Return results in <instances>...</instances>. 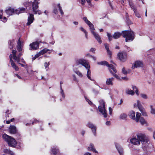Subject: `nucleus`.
Listing matches in <instances>:
<instances>
[{
  "label": "nucleus",
  "mask_w": 155,
  "mask_h": 155,
  "mask_svg": "<svg viewBox=\"0 0 155 155\" xmlns=\"http://www.w3.org/2000/svg\"><path fill=\"white\" fill-rule=\"evenodd\" d=\"M88 150L89 151H91L97 153V151L95 149L94 145L92 143H90L89 146L88 147Z\"/></svg>",
  "instance_id": "obj_27"
},
{
  "label": "nucleus",
  "mask_w": 155,
  "mask_h": 155,
  "mask_svg": "<svg viewBox=\"0 0 155 155\" xmlns=\"http://www.w3.org/2000/svg\"><path fill=\"white\" fill-rule=\"evenodd\" d=\"M5 11L6 13L8 16L15 14V10L11 7L9 8L8 9L6 10Z\"/></svg>",
  "instance_id": "obj_19"
},
{
  "label": "nucleus",
  "mask_w": 155,
  "mask_h": 155,
  "mask_svg": "<svg viewBox=\"0 0 155 155\" xmlns=\"http://www.w3.org/2000/svg\"><path fill=\"white\" fill-rule=\"evenodd\" d=\"M129 4L131 8L134 9V12L135 13V14L136 16L138 18L140 17V15L136 12V10L135 9V7L133 3L131 2H129Z\"/></svg>",
  "instance_id": "obj_23"
},
{
  "label": "nucleus",
  "mask_w": 155,
  "mask_h": 155,
  "mask_svg": "<svg viewBox=\"0 0 155 155\" xmlns=\"http://www.w3.org/2000/svg\"><path fill=\"white\" fill-rule=\"evenodd\" d=\"M104 46L106 50L107 51L108 54L109 55L110 57H111L112 55L111 51H110L109 49V45L107 43L104 44Z\"/></svg>",
  "instance_id": "obj_29"
},
{
  "label": "nucleus",
  "mask_w": 155,
  "mask_h": 155,
  "mask_svg": "<svg viewBox=\"0 0 155 155\" xmlns=\"http://www.w3.org/2000/svg\"><path fill=\"white\" fill-rule=\"evenodd\" d=\"M80 29L81 31L83 32L85 34V38L87 39H88L87 32L82 27H80Z\"/></svg>",
  "instance_id": "obj_34"
},
{
  "label": "nucleus",
  "mask_w": 155,
  "mask_h": 155,
  "mask_svg": "<svg viewBox=\"0 0 155 155\" xmlns=\"http://www.w3.org/2000/svg\"><path fill=\"white\" fill-rule=\"evenodd\" d=\"M12 54H11L9 56V58L10 59V62L12 67L14 68L15 71H18L19 70L18 67L16 66L15 63L13 61L12 59Z\"/></svg>",
  "instance_id": "obj_20"
},
{
  "label": "nucleus",
  "mask_w": 155,
  "mask_h": 155,
  "mask_svg": "<svg viewBox=\"0 0 155 155\" xmlns=\"http://www.w3.org/2000/svg\"><path fill=\"white\" fill-rule=\"evenodd\" d=\"M59 151L57 147H53L51 150V152L54 155L57 154L59 152Z\"/></svg>",
  "instance_id": "obj_33"
},
{
  "label": "nucleus",
  "mask_w": 155,
  "mask_h": 155,
  "mask_svg": "<svg viewBox=\"0 0 155 155\" xmlns=\"http://www.w3.org/2000/svg\"><path fill=\"white\" fill-rule=\"evenodd\" d=\"M153 137L155 139V132H154L153 133Z\"/></svg>",
  "instance_id": "obj_63"
},
{
  "label": "nucleus",
  "mask_w": 155,
  "mask_h": 155,
  "mask_svg": "<svg viewBox=\"0 0 155 155\" xmlns=\"http://www.w3.org/2000/svg\"><path fill=\"white\" fill-rule=\"evenodd\" d=\"M50 65V63L49 62H45L44 63V66L45 67V69H46L47 71L48 69V67Z\"/></svg>",
  "instance_id": "obj_41"
},
{
  "label": "nucleus",
  "mask_w": 155,
  "mask_h": 155,
  "mask_svg": "<svg viewBox=\"0 0 155 155\" xmlns=\"http://www.w3.org/2000/svg\"><path fill=\"white\" fill-rule=\"evenodd\" d=\"M121 79H123V80H127V78L126 77H121Z\"/></svg>",
  "instance_id": "obj_59"
},
{
  "label": "nucleus",
  "mask_w": 155,
  "mask_h": 155,
  "mask_svg": "<svg viewBox=\"0 0 155 155\" xmlns=\"http://www.w3.org/2000/svg\"><path fill=\"white\" fill-rule=\"evenodd\" d=\"M115 144L116 147L120 155H123L124 151L123 148L117 143H115Z\"/></svg>",
  "instance_id": "obj_18"
},
{
  "label": "nucleus",
  "mask_w": 155,
  "mask_h": 155,
  "mask_svg": "<svg viewBox=\"0 0 155 155\" xmlns=\"http://www.w3.org/2000/svg\"><path fill=\"white\" fill-rule=\"evenodd\" d=\"M149 140L147 137L144 134H140L133 137L130 140L131 143L136 145H139L140 144V142L143 144L148 143Z\"/></svg>",
  "instance_id": "obj_2"
},
{
  "label": "nucleus",
  "mask_w": 155,
  "mask_h": 155,
  "mask_svg": "<svg viewBox=\"0 0 155 155\" xmlns=\"http://www.w3.org/2000/svg\"><path fill=\"white\" fill-rule=\"evenodd\" d=\"M87 126L91 129L93 133L94 136L96 135V127L93 124L91 123H88L87 124Z\"/></svg>",
  "instance_id": "obj_16"
},
{
  "label": "nucleus",
  "mask_w": 155,
  "mask_h": 155,
  "mask_svg": "<svg viewBox=\"0 0 155 155\" xmlns=\"http://www.w3.org/2000/svg\"><path fill=\"white\" fill-rule=\"evenodd\" d=\"M127 115L125 113L123 112L121 113L119 115V119L120 120H126L127 119Z\"/></svg>",
  "instance_id": "obj_24"
},
{
  "label": "nucleus",
  "mask_w": 155,
  "mask_h": 155,
  "mask_svg": "<svg viewBox=\"0 0 155 155\" xmlns=\"http://www.w3.org/2000/svg\"><path fill=\"white\" fill-rule=\"evenodd\" d=\"M17 49L18 51L19 52L21 51L23 46V42L21 41L19 39L17 42Z\"/></svg>",
  "instance_id": "obj_17"
},
{
  "label": "nucleus",
  "mask_w": 155,
  "mask_h": 155,
  "mask_svg": "<svg viewBox=\"0 0 155 155\" xmlns=\"http://www.w3.org/2000/svg\"><path fill=\"white\" fill-rule=\"evenodd\" d=\"M91 58H92V59L94 61H95L96 60V58L94 57L93 56H92Z\"/></svg>",
  "instance_id": "obj_62"
},
{
  "label": "nucleus",
  "mask_w": 155,
  "mask_h": 155,
  "mask_svg": "<svg viewBox=\"0 0 155 155\" xmlns=\"http://www.w3.org/2000/svg\"><path fill=\"white\" fill-rule=\"evenodd\" d=\"M117 57L121 61H124L127 59V54L125 52H120L117 54Z\"/></svg>",
  "instance_id": "obj_11"
},
{
  "label": "nucleus",
  "mask_w": 155,
  "mask_h": 155,
  "mask_svg": "<svg viewBox=\"0 0 155 155\" xmlns=\"http://www.w3.org/2000/svg\"><path fill=\"white\" fill-rule=\"evenodd\" d=\"M90 5L91 3V0H81V3L82 5H84L85 3V1Z\"/></svg>",
  "instance_id": "obj_40"
},
{
  "label": "nucleus",
  "mask_w": 155,
  "mask_h": 155,
  "mask_svg": "<svg viewBox=\"0 0 155 155\" xmlns=\"http://www.w3.org/2000/svg\"><path fill=\"white\" fill-rule=\"evenodd\" d=\"M9 132L11 134H15L17 132L16 127L14 126H11L8 129Z\"/></svg>",
  "instance_id": "obj_21"
},
{
  "label": "nucleus",
  "mask_w": 155,
  "mask_h": 155,
  "mask_svg": "<svg viewBox=\"0 0 155 155\" xmlns=\"http://www.w3.org/2000/svg\"><path fill=\"white\" fill-rule=\"evenodd\" d=\"M140 96L142 98L144 99H147L148 98L147 95L146 94L144 93L140 94Z\"/></svg>",
  "instance_id": "obj_38"
},
{
  "label": "nucleus",
  "mask_w": 155,
  "mask_h": 155,
  "mask_svg": "<svg viewBox=\"0 0 155 155\" xmlns=\"http://www.w3.org/2000/svg\"><path fill=\"white\" fill-rule=\"evenodd\" d=\"M72 76L73 77V78L74 80V81L76 80L77 78H76L75 76V75H72Z\"/></svg>",
  "instance_id": "obj_57"
},
{
  "label": "nucleus",
  "mask_w": 155,
  "mask_h": 155,
  "mask_svg": "<svg viewBox=\"0 0 155 155\" xmlns=\"http://www.w3.org/2000/svg\"><path fill=\"white\" fill-rule=\"evenodd\" d=\"M135 114V112L133 110H131L129 111L128 115L130 118L134 120H135L136 122H139L140 118L141 116V114L138 112H137L136 117Z\"/></svg>",
  "instance_id": "obj_8"
},
{
  "label": "nucleus",
  "mask_w": 155,
  "mask_h": 155,
  "mask_svg": "<svg viewBox=\"0 0 155 155\" xmlns=\"http://www.w3.org/2000/svg\"><path fill=\"white\" fill-rule=\"evenodd\" d=\"M126 94L127 95L133 96L135 94V92L133 90H131L129 88H127L125 91Z\"/></svg>",
  "instance_id": "obj_22"
},
{
  "label": "nucleus",
  "mask_w": 155,
  "mask_h": 155,
  "mask_svg": "<svg viewBox=\"0 0 155 155\" xmlns=\"http://www.w3.org/2000/svg\"><path fill=\"white\" fill-rule=\"evenodd\" d=\"M57 7L58 8L62 16L64 15V12L62 9V8L61 7L60 4H58L57 5Z\"/></svg>",
  "instance_id": "obj_39"
},
{
  "label": "nucleus",
  "mask_w": 155,
  "mask_h": 155,
  "mask_svg": "<svg viewBox=\"0 0 155 155\" xmlns=\"http://www.w3.org/2000/svg\"><path fill=\"white\" fill-rule=\"evenodd\" d=\"M143 64L142 62L140 61H136L133 64L132 68L133 69L135 68H138L139 67H143Z\"/></svg>",
  "instance_id": "obj_15"
},
{
  "label": "nucleus",
  "mask_w": 155,
  "mask_h": 155,
  "mask_svg": "<svg viewBox=\"0 0 155 155\" xmlns=\"http://www.w3.org/2000/svg\"><path fill=\"white\" fill-rule=\"evenodd\" d=\"M38 3L37 2H34L32 4V11L34 14H36L37 13L38 15H40L41 13L40 11L38 10Z\"/></svg>",
  "instance_id": "obj_10"
},
{
  "label": "nucleus",
  "mask_w": 155,
  "mask_h": 155,
  "mask_svg": "<svg viewBox=\"0 0 155 155\" xmlns=\"http://www.w3.org/2000/svg\"><path fill=\"white\" fill-rule=\"evenodd\" d=\"M39 56H40L39 55V54H38V53L37 54H36L35 55V56L34 57H33L32 58L33 60H35Z\"/></svg>",
  "instance_id": "obj_45"
},
{
  "label": "nucleus",
  "mask_w": 155,
  "mask_h": 155,
  "mask_svg": "<svg viewBox=\"0 0 155 155\" xmlns=\"http://www.w3.org/2000/svg\"><path fill=\"white\" fill-rule=\"evenodd\" d=\"M134 107H137L139 110L141 112L143 116H147V113L145 111V110L142 106L139 100H137V101L136 103H134Z\"/></svg>",
  "instance_id": "obj_9"
},
{
  "label": "nucleus",
  "mask_w": 155,
  "mask_h": 155,
  "mask_svg": "<svg viewBox=\"0 0 155 155\" xmlns=\"http://www.w3.org/2000/svg\"><path fill=\"white\" fill-rule=\"evenodd\" d=\"M73 23L76 25H77L78 24V23L77 21H74L73 22Z\"/></svg>",
  "instance_id": "obj_60"
},
{
  "label": "nucleus",
  "mask_w": 155,
  "mask_h": 155,
  "mask_svg": "<svg viewBox=\"0 0 155 155\" xmlns=\"http://www.w3.org/2000/svg\"><path fill=\"white\" fill-rule=\"evenodd\" d=\"M96 50V49L94 48H91L90 50V51L94 53H95V51Z\"/></svg>",
  "instance_id": "obj_48"
},
{
  "label": "nucleus",
  "mask_w": 155,
  "mask_h": 155,
  "mask_svg": "<svg viewBox=\"0 0 155 155\" xmlns=\"http://www.w3.org/2000/svg\"><path fill=\"white\" fill-rule=\"evenodd\" d=\"M123 37L126 38V42L132 41L135 38L134 32L131 31H123L122 33Z\"/></svg>",
  "instance_id": "obj_5"
},
{
  "label": "nucleus",
  "mask_w": 155,
  "mask_h": 155,
  "mask_svg": "<svg viewBox=\"0 0 155 155\" xmlns=\"http://www.w3.org/2000/svg\"><path fill=\"white\" fill-rule=\"evenodd\" d=\"M49 50L46 48H45L43 50H42L41 51L39 52L38 54H39V55L40 56L45 54V53H46L48 51H49Z\"/></svg>",
  "instance_id": "obj_36"
},
{
  "label": "nucleus",
  "mask_w": 155,
  "mask_h": 155,
  "mask_svg": "<svg viewBox=\"0 0 155 155\" xmlns=\"http://www.w3.org/2000/svg\"><path fill=\"white\" fill-rule=\"evenodd\" d=\"M121 35V33L119 32H115L113 35L114 38L117 39L119 38Z\"/></svg>",
  "instance_id": "obj_31"
},
{
  "label": "nucleus",
  "mask_w": 155,
  "mask_h": 155,
  "mask_svg": "<svg viewBox=\"0 0 155 155\" xmlns=\"http://www.w3.org/2000/svg\"><path fill=\"white\" fill-rule=\"evenodd\" d=\"M39 43L38 42H34L29 45V49L30 50H36L39 47Z\"/></svg>",
  "instance_id": "obj_13"
},
{
  "label": "nucleus",
  "mask_w": 155,
  "mask_h": 155,
  "mask_svg": "<svg viewBox=\"0 0 155 155\" xmlns=\"http://www.w3.org/2000/svg\"><path fill=\"white\" fill-rule=\"evenodd\" d=\"M38 122V121L37 120H35L34 121L32 122V124H34L35 123H37Z\"/></svg>",
  "instance_id": "obj_56"
},
{
  "label": "nucleus",
  "mask_w": 155,
  "mask_h": 155,
  "mask_svg": "<svg viewBox=\"0 0 155 155\" xmlns=\"http://www.w3.org/2000/svg\"><path fill=\"white\" fill-rule=\"evenodd\" d=\"M25 8H21L15 10V14L18 15L20 13H23L25 12Z\"/></svg>",
  "instance_id": "obj_26"
},
{
  "label": "nucleus",
  "mask_w": 155,
  "mask_h": 155,
  "mask_svg": "<svg viewBox=\"0 0 155 155\" xmlns=\"http://www.w3.org/2000/svg\"><path fill=\"white\" fill-rule=\"evenodd\" d=\"M86 56L87 57H89V58H91V57H92V55H90L89 54H86Z\"/></svg>",
  "instance_id": "obj_54"
},
{
  "label": "nucleus",
  "mask_w": 155,
  "mask_h": 155,
  "mask_svg": "<svg viewBox=\"0 0 155 155\" xmlns=\"http://www.w3.org/2000/svg\"><path fill=\"white\" fill-rule=\"evenodd\" d=\"M15 76L17 77L18 78H19V79H21V77L20 76H19L18 74H15Z\"/></svg>",
  "instance_id": "obj_55"
},
{
  "label": "nucleus",
  "mask_w": 155,
  "mask_h": 155,
  "mask_svg": "<svg viewBox=\"0 0 155 155\" xmlns=\"http://www.w3.org/2000/svg\"><path fill=\"white\" fill-rule=\"evenodd\" d=\"M98 64H101V65H107L109 68V70L110 73L113 74V76L115 77L117 79L120 80L121 79L120 77L117 74H115L113 73L112 72V70L114 72H117L115 68L112 64H109L106 61H103L100 62H99Z\"/></svg>",
  "instance_id": "obj_6"
},
{
  "label": "nucleus",
  "mask_w": 155,
  "mask_h": 155,
  "mask_svg": "<svg viewBox=\"0 0 155 155\" xmlns=\"http://www.w3.org/2000/svg\"><path fill=\"white\" fill-rule=\"evenodd\" d=\"M83 20L89 26L91 33L93 35L95 39L97 40L99 43H101L102 41L101 40V38L100 35L94 31L95 28H94V25L89 21L87 19V18L86 17H84L83 18Z\"/></svg>",
  "instance_id": "obj_3"
},
{
  "label": "nucleus",
  "mask_w": 155,
  "mask_h": 155,
  "mask_svg": "<svg viewBox=\"0 0 155 155\" xmlns=\"http://www.w3.org/2000/svg\"><path fill=\"white\" fill-rule=\"evenodd\" d=\"M73 71L79 77L81 78L83 77V75L78 70H73Z\"/></svg>",
  "instance_id": "obj_35"
},
{
  "label": "nucleus",
  "mask_w": 155,
  "mask_h": 155,
  "mask_svg": "<svg viewBox=\"0 0 155 155\" xmlns=\"http://www.w3.org/2000/svg\"><path fill=\"white\" fill-rule=\"evenodd\" d=\"M13 41H10L8 42L9 44V48L10 49H12L13 47Z\"/></svg>",
  "instance_id": "obj_42"
},
{
  "label": "nucleus",
  "mask_w": 155,
  "mask_h": 155,
  "mask_svg": "<svg viewBox=\"0 0 155 155\" xmlns=\"http://www.w3.org/2000/svg\"><path fill=\"white\" fill-rule=\"evenodd\" d=\"M83 66L87 70V76L88 78L92 81L91 77V71L90 70V66L87 61L84 59H80L75 61L73 66V70H78Z\"/></svg>",
  "instance_id": "obj_1"
},
{
  "label": "nucleus",
  "mask_w": 155,
  "mask_h": 155,
  "mask_svg": "<svg viewBox=\"0 0 155 155\" xmlns=\"http://www.w3.org/2000/svg\"><path fill=\"white\" fill-rule=\"evenodd\" d=\"M122 72L124 74H127V72L126 70H125V68H123L122 69Z\"/></svg>",
  "instance_id": "obj_46"
},
{
  "label": "nucleus",
  "mask_w": 155,
  "mask_h": 155,
  "mask_svg": "<svg viewBox=\"0 0 155 155\" xmlns=\"http://www.w3.org/2000/svg\"><path fill=\"white\" fill-rule=\"evenodd\" d=\"M17 51L16 50H13L12 51V54L13 55L12 58L16 61L18 63L21 62L20 57L22 55V53L20 52L19 53L18 56H17L16 55Z\"/></svg>",
  "instance_id": "obj_12"
},
{
  "label": "nucleus",
  "mask_w": 155,
  "mask_h": 155,
  "mask_svg": "<svg viewBox=\"0 0 155 155\" xmlns=\"http://www.w3.org/2000/svg\"><path fill=\"white\" fill-rule=\"evenodd\" d=\"M2 137L5 141L8 142L9 146L15 147L16 148L20 147V145H18V144L15 140L11 136L4 134L2 135Z\"/></svg>",
  "instance_id": "obj_4"
},
{
  "label": "nucleus",
  "mask_w": 155,
  "mask_h": 155,
  "mask_svg": "<svg viewBox=\"0 0 155 155\" xmlns=\"http://www.w3.org/2000/svg\"><path fill=\"white\" fill-rule=\"evenodd\" d=\"M21 62L22 63H24V64L25 63V61L23 60V59L22 58L21 59Z\"/></svg>",
  "instance_id": "obj_61"
},
{
  "label": "nucleus",
  "mask_w": 155,
  "mask_h": 155,
  "mask_svg": "<svg viewBox=\"0 0 155 155\" xmlns=\"http://www.w3.org/2000/svg\"><path fill=\"white\" fill-rule=\"evenodd\" d=\"M60 89H61L60 93H61V94L62 97L64 98L65 97V95H64V93L63 91V90L62 89V87H61V86H60Z\"/></svg>",
  "instance_id": "obj_43"
},
{
  "label": "nucleus",
  "mask_w": 155,
  "mask_h": 155,
  "mask_svg": "<svg viewBox=\"0 0 155 155\" xmlns=\"http://www.w3.org/2000/svg\"><path fill=\"white\" fill-rule=\"evenodd\" d=\"M125 47L127 49V51H131V49L129 47H128L127 46H125Z\"/></svg>",
  "instance_id": "obj_53"
},
{
  "label": "nucleus",
  "mask_w": 155,
  "mask_h": 155,
  "mask_svg": "<svg viewBox=\"0 0 155 155\" xmlns=\"http://www.w3.org/2000/svg\"><path fill=\"white\" fill-rule=\"evenodd\" d=\"M5 155H13V153L10 150L5 149L4 150Z\"/></svg>",
  "instance_id": "obj_32"
},
{
  "label": "nucleus",
  "mask_w": 155,
  "mask_h": 155,
  "mask_svg": "<svg viewBox=\"0 0 155 155\" xmlns=\"http://www.w3.org/2000/svg\"><path fill=\"white\" fill-rule=\"evenodd\" d=\"M109 114L110 115H111L112 114V108L110 107H109Z\"/></svg>",
  "instance_id": "obj_47"
},
{
  "label": "nucleus",
  "mask_w": 155,
  "mask_h": 155,
  "mask_svg": "<svg viewBox=\"0 0 155 155\" xmlns=\"http://www.w3.org/2000/svg\"><path fill=\"white\" fill-rule=\"evenodd\" d=\"M106 124L107 126H110V121H107L106 122Z\"/></svg>",
  "instance_id": "obj_51"
},
{
  "label": "nucleus",
  "mask_w": 155,
  "mask_h": 155,
  "mask_svg": "<svg viewBox=\"0 0 155 155\" xmlns=\"http://www.w3.org/2000/svg\"><path fill=\"white\" fill-rule=\"evenodd\" d=\"M132 88L135 92V93L137 96H138L140 94V92L138 88L135 86L132 85Z\"/></svg>",
  "instance_id": "obj_28"
},
{
  "label": "nucleus",
  "mask_w": 155,
  "mask_h": 155,
  "mask_svg": "<svg viewBox=\"0 0 155 155\" xmlns=\"http://www.w3.org/2000/svg\"><path fill=\"white\" fill-rule=\"evenodd\" d=\"M84 155H91V154L87 152L84 154Z\"/></svg>",
  "instance_id": "obj_58"
},
{
  "label": "nucleus",
  "mask_w": 155,
  "mask_h": 155,
  "mask_svg": "<svg viewBox=\"0 0 155 155\" xmlns=\"http://www.w3.org/2000/svg\"><path fill=\"white\" fill-rule=\"evenodd\" d=\"M139 121L140 122L141 124L142 125L146 124V121L144 119V118L143 117H141V116L140 118Z\"/></svg>",
  "instance_id": "obj_37"
},
{
  "label": "nucleus",
  "mask_w": 155,
  "mask_h": 155,
  "mask_svg": "<svg viewBox=\"0 0 155 155\" xmlns=\"http://www.w3.org/2000/svg\"><path fill=\"white\" fill-rule=\"evenodd\" d=\"M99 102L100 104L98 106V109L99 111L104 115V117H106L107 114L105 108V102L103 100H101Z\"/></svg>",
  "instance_id": "obj_7"
},
{
  "label": "nucleus",
  "mask_w": 155,
  "mask_h": 155,
  "mask_svg": "<svg viewBox=\"0 0 155 155\" xmlns=\"http://www.w3.org/2000/svg\"><path fill=\"white\" fill-rule=\"evenodd\" d=\"M107 36L108 37V39L110 41L112 40V36L109 33H107Z\"/></svg>",
  "instance_id": "obj_44"
},
{
  "label": "nucleus",
  "mask_w": 155,
  "mask_h": 155,
  "mask_svg": "<svg viewBox=\"0 0 155 155\" xmlns=\"http://www.w3.org/2000/svg\"><path fill=\"white\" fill-rule=\"evenodd\" d=\"M85 99H86V101L88 102V103L90 104L91 105L92 104V102L90 101H89L88 99H87V98H85Z\"/></svg>",
  "instance_id": "obj_52"
},
{
  "label": "nucleus",
  "mask_w": 155,
  "mask_h": 155,
  "mask_svg": "<svg viewBox=\"0 0 155 155\" xmlns=\"http://www.w3.org/2000/svg\"><path fill=\"white\" fill-rule=\"evenodd\" d=\"M3 13L2 11H0V19L3 21V22H5L7 20V19L6 17H2Z\"/></svg>",
  "instance_id": "obj_30"
},
{
  "label": "nucleus",
  "mask_w": 155,
  "mask_h": 155,
  "mask_svg": "<svg viewBox=\"0 0 155 155\" xmlns=\"http://www.w3.org/2000/svg\"><path fill=\"white\" fill-rule=\"evenodd\" d=\"M53 12L54 13L56 14L58 13V10L56 8H54L53 10Z\"/></svg>",
  "instance_id": "obj_50"
},
{
  "label": "nucleus",
  "mask_w": 155,
  "mask_h": 155,
  "mask_svg": "<svg viewBox=\"0 0 155 155\" xmlns=\"http://www.w3.org/2000/svg\"><path fill=\"white\" fill-rule=\"evenodd\" d=\"M20 62H19V63H18L19 64H20L22 67H24L25 68H26L27 67V66L26 64V65L20 63Z\"/></svg>",
  "instance_id": "obj_49"
},
{
  "label": "nucleus",
  "mask_w": 155,
  "mask_h": 155,
  "mask_svg": "<svg viewBox=\"0 0 155 155\" xmlns=\"http://www.w3.org/2000/svg\"><path fill=\"white\" fill-rule=\"evenodd\" d=\"M151 50L152 51H153L154 53L155 54V48L153 49H151Z\"/></svg>",
  "instance_id": "obj_64"
},
{
  "label": "nucleus",
  "mask_w": 155,
  "mask_h": 155,
  "mask_svg": "<svg viewBox=\"0 0 155 155\" xmlns=\"http://www.w3.org/2000/svg\"><path fill=\"white\" fill-rule=\"evenodd\" d=\"M114 80V78H107L106 81V83L107 85H113V81Z\"/></svg>",
  "instance_id": "obj_25"
},
{
  "label": "nucleus",
  "mask_w": 155,
  "mask_h": 155,
  "mask_svg": "<svg viewBox=\"0 0 155 155\" xmlns=\"http://www.w3.org/2000/svg\"><path fill=\"white\" fill-rule=\"evenodd\" d=\"M31 12L32 11L31 10V11H29L28 14L29 15L28 18V22L27 23V25H29L31 24L33 22L34 19V15L31 14Z\"/></svg>",
  "instance_id": "obj_14"
}]
</instances>
